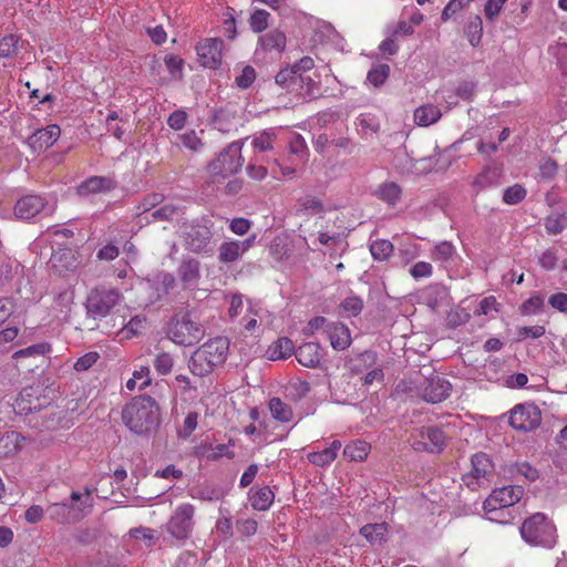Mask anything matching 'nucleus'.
<instances>
[{
	"label": "nucleus",
	"mask_w": 567,
	"mask_h": 567,
	"mask_svg": "<svg viewBox=\"0 0 567 567\" xmlns=\"http://www.w3.org/2000/svg\"><path fill=\"white\" fill-rule=\"evenodd\" d=\"M124 425L138 436H151L161 424V409L150 395L133 398L122 409Z\"/></svg>",
	"instance_id": "1"
},
{
	"label": "nucleus",
	"mask_w": 567,
	"mask_h": 567,
	"mask_svg": "<svg viewBox=\"0 0 567 567\" xmlns=\"http://www.w3.org/2000/svg\"><path fill=\"white\" fill-rule=\"evenodd\" d=\"M228 351L229 340L226 337L209 339L193 352L188 369L195 377H207L225 363Z\"/></svg>",
	"instance_id": "2"
},
{
	"label": "nucleus",
	"mask_w": 567,
	"mask_h": 567,
	"mask_svg": "<svg viewBox=\"0 0 567 567\" xmlns=\"http://www.w3.org/2000/svg\"><path fill=\"white\" fill-rule=\"evenodd\" d=\"M92 507V489L85 487L83 492L73 491L70 497L62 502L50 504L45 513L58 524H75L83 519Z\"/></svg>",
	"instance_id": "3"
},
{
	"label": "nucleus",
	"mask_w": 567,
	"mask_h": 567,
	"mask_svg": "<svg viewBox=\"0 0 567 567\" xmlns=\"http://www.w3.org/2000/svg\"><path fill=\"white\" fill-rule=\"evenodd\" d=\"M519 533L528 545L546 549L554 548L558 539L556 525L544 513H535L525 518Z\"/></svg>",
	"instance_id": "4"
},
{
	"label": "nucleus",
	"mask_w": 567,
	"mask_h": 567,
	"mask_svg": "<svg viewBox=\"0 0 567 567\" xmlns=\"http://www.w3.org/2000/svg\"><path fill=\"white\" fill-rule=\"evenodd\" d=\"M166 336L175 344L190 347L204 338L205 328L189 311L181 310L168 321Z\"/></svg>",
	"instance_id": "5"
},
{
	"label": "nucleus",
	"mask_w": 567,
	"mask_h": 567,
	"mask_svg": "<svg viewBox=\"0 0 567 567\" xmlns=\"http://www.w3.org/2000/svg\"><path fill=\"white\" fill-rule=\"evenodd\" d=\"M241 148L243 142H233L208 164L207 171L214 183H218L240 171L244 164Z\"/></svg>",
	"instance_id": "6"
},
{
	"label": "nucleus",
	"mask_w": 567,
	"mask_h": 567,
	"mask_svg": "<svg viewBox=\"0 0 567 567\" xmlns=\"http://www.w3.org/2000/svg\"><path fill=\"white\" fill-rule=\"evenodd\" d=\"M121 292L115 288L99 286L92 289L85 301L86 313L90 318H104L112 313V310L122 300Z\"/></svg>",
	"instance_id": "7"
},
{
	"label": "nucleus",
	"mask_w": 567,
	"mask_h": 567,
	"mask_svg": "<svg viewBox=\"0 0 567 567\" xmlns=\"http://www.w3.org/2000/svg\"><path fill=\"white\" fill-rule=\"evenodd\" d=\"M524 495V488L518 485H507L495 488L484 501L485 513L493 514L499 509L511 507L518 503Z\"/></svg>",
	"instance_id": "8"
},
{
	"label": "nucleus",
	"mask_w": 567,
	"mask_h": 567,
	"mask_svg": "<svg viewBox=\"0 0 567 567\" xmlns=\"http://www.w3.org/2000/svg\"><path fill=\"white\" fill-rule=\"evenodd\" d=\"M542 422V412L539 408L532 403L517 404L509 412V425L522 432H529L539 426Z\"/></svg>",
	"instance_id": "9"
},
{
	"label": "nucleus",
	"mask_w": 567,
	"mask_h": 567,
	"mask_svg": "<svg viewBox=\"0 0 567 567\" xmlns=\"http://www.w3.org/2000/svg\"><path fill=\"white\" fill-rule=\"evenodd\" d=\"M195 507L192 504H182L176 507L166 524L167 532L176 539H186L194 527Z\"/></svg>",
	"instance_id": "10"
},
{
	"label": "nucleus",
	"mask_w": 567,
	"mask_h": 567,
	"mask_svg": "<svg viewBox=\"0 0 567 567\" xmlns=\"http://www.w3.org/2000/svg\"><path fill=\"white\" fill-rule=\"evenodd\" d=\"M472 468L468 475L463 477V481L471 488H475V485H481L483 482H489L495 474V466L489 457L484 452L475 453L471 457Z\"/></svg>",
	"instance_id": "11"
},
{
	"label": "nucleus",
	"mask_w": 567,
	"mask_h": 567,
	"mask_svg": "<svg viewBox=\"0 0 567 567\" xmlns=\"http://www.w3.org/2000/svg\"><path fill=\"white\" fill-rule=\"evenodd\" d=\"M224 41L220 38H206L195 48L198 61L204 68L216 70L221 64Z\"/></svg>",
	"instance_id": "12"
},
{
	"label": "nucleus",
	"mask_w": 567,
	"mask_h": 567,
	"mask_svg": "<svg viewBox=\"0 0 567 567\" xmlns=\"http://www.w3.org/2000/svg\"><path fill=\"white\" fill-rule=\"evenodd\" d=\"M183 237L186 249L199 254L207 250L213 233L207 225L192 224L185 227Z\"/></svg>",
	"instance_id": "13"
},
{
	"label": "nucleus",
	"mask_w": 567,
	"mask_h": 567,
	"mask_svg": "<svg viewBox=\"0 0 567 567\" xmlns=\"http://www.w3.org/2000/svg\"><path fill=\"white\" fill-rule=\"evenodd\" d=\"M452 390L451 383L440 375H434L426 380L422 389V396L429 403H439L450 396Z\"/></svg>",
	"instance_id": "14"
},
{
	"label": "nucleus",
	"mask_w": 567,
	"mask_h": 567,
	"mask_svg": "<svg viewBox=\"0 0 567 567\" xmlns=\"http://www.w3.org/2000/svg\"><path fill=\"white\" fill-rule=\"evenodd\" d=\"M47 206V200L40 195H25L19 198L14 205V215L19 219L28 220L41 213Z\"/></svg>",
	"instance_id": "15"
},
{
	"label": "nucleus",
	"mask_w": 567,
	"mask_h": 567,
	"mask_svg": "<svg viewBox=\"0 0 567 567\" xmlns=\"http://www.w3.org/2000/svg\"><path fill=\"white\" fill-rule=\"evenodd\" d=\"M44 404L45 402L40 398L39 389L29 386L21 390L13 406L19 414H29L40 411Z\"/></svg>",
	"instance_id": "16"
},
{
	"label": "nucleus",
	"mask_w": 567,
	"mask_h": 567,
	"mask_svg": "<svg viewBox=\"0 0 567 567\" xmlns=\"http://www.w3.org/2000/svg\"><path fill=\"white\" fill-rule=\"evenodd\" d=\"M117 182L111 176H91L78 186L80 196L103 194L114 190Z\"/></svg>",
	"instance_id": "17"
},
{
	"label": "nucleus",
	"mask_w": 567,
	"mask_h": 567,
	"mask_svg": "<svg viewBox=\"0 0 567 567\" xmlns=\"http://www.w3.org/2000/svg\"><path fill=\"white\" fill-rule=\"evenodd\" d=\"M177 276L184 289H195L200 279V262L192 257L184 258L177 268Z\"/></svg>",
	"instance_id": "18"
},
{
	"label": "nucleus",
	"mask_w": 567,
	"mask_h": 567,
	"mask_svg": "<svg viewBox=\"0 0 567 567\" xmlns=\"http://www.w3.org/2000/svg\"><path fill=\"white\" fill-rule=\"evenodd\" d=\"M255 236H251L245 240L225 241L219 247L218 259L220 262L228 264L234 262L245 254L255 241Z\"/></svg>",
	"instance_id": "19"
},
{
	"label": "nucleus",
	"mask_w": 567,
	"mask_h": 567,
	"mask_svg": "<svg viewBox=\"0 0 567 567\" xmlns=\"http://www.w3.org/2000/svg\"><path fill=\"white\" fill-rule=\"evenodd\" d=\"M60 135L61 128L58 125H48L47 127L35 131L29 137V144L34 151H43L51 147Z\"/></svg>",
	"instance_id": "20"
},
{
	"label": "nucleus",
	"mask_w": 567,
	"mask_h": 567,
	"mask_svg": "<svg viewBox=\"0 0 567 567\" xmlns=\"http://www.w3.org/2000/svg\"><path fill=\"white\" fill-rule=\"evenodd\" d=\"M237 118V110L231 104H226L225 106H220L215 109L212 115V123L214 126L223 132H230L236 125Z\"/></svg>",
	"instance_id": "21"
},
{
	"label": "nucleus",
	"mask_w": 567,
	"mask_h": 567,
	"mask_svg": "<svg viewBox=\"0 0 567 567\" xmlns=\"http://www.w3.org/2000/svg\"><path fill=\"white\" fill-rule=\"evenodd\" d=\"M327 338L334 350H346L351 344V334L349 328L342 322L332 321L327 327Z\"/></svg>",
	"instance_id": "22"
},
{
	"label": "nucleus",
	"mask_w": 567,
	"mask_h": 567,
	"mask_svg": "<svg viewBox=\"0 0 567 567\" xmlns=\"http://www.w3.org/2000/svg\"><path fill=\"white\" fill-rule=\"evenodd\" d=\"M295 355L303 367L316 368L321 360L320 346L317 342H306L295 350Z\"/></svg>",
	"instance_id": "23"
},
{
	"label": "nucleus",
	"mask_w": 567,
	"mask_h": 567,
	"mask_svg": "<svg viewBox=\"0 0 567 567\" xmlns=\"http://www.w3.org/2000/svg\"><path fill=\"white\" fill-rule=\"evenodd\" d=\"M359 534L372 546H381L388 540L389 526L386 523L365 524Z\"/></svg>",
	"instance_id": "24"
},
{
	"label": "nucleus",
	"mask_w": 567,
	"mask_h": 567,
	"mask_svg": "<svg viewBox=\"0 0 567 567\" xmlns=\"http://www.w3.org/2000/svg\"><path fill=\"white\" fill-rule=\"evenodd\" d=\"M420 436L421 439L429 441V452L431 453H440L446 445V435L441 427H422L420 431Z\"/></svg>",
	"instance_id": "25"
},
{
	"label": "nucleus",
	"mask_w": 567,
	"mask_h": 567,
	"mask_svg": "<svg viewBox=\"0 0 567 567\" xmlns=\"http://www.w3.org/2000/svg\"><path fill=\"white\" fill-rule=\"evenodd\" d=\"M258 42L265 51H277L278 53H281L286 49L287 40L286 34L282 31L274 29L259 37Z\"/></svg>",
	"instance_id": "26"
},
{
	"label": "nucleus",
	"mask_w": 567,
	"mask_h": 567,
	"mask_svg": "<svg viewBox=\"0 0 567 567\" xmlns=\"http://www.w3.org/2000/svg\"><path fill=\"white\" fill-rule=\"evenodd\" d=\"M51 262L55 268L66 271L74 270L80 264L75 252L70 248H61L54 251L51 256Z\"/></svg>",
	"instance_id": "27"
},
{
	"label": "nucleus",
	"mask_w": 567,
	"mask_h": 567,
	"mask_svg": "<svg viewBox=\"0 0 567 567\" xmlns=\"http://www.w3.org/2000/svg\"><path fill=\"white\" fill-rule=\"evenodd\" d=\"M295 353V346L289 338H279L267 350L268 358L272 361L282 360Z\"/></svg>",
	"instance_id": "28"
},
{
	"label": "nucleus",
	"mask_w": 567,
	"mask_h": 567,
	"mask_svg": "<svg viewBox=\"0 0 567 567\" xmlns=\"http://www.w3.org/2000/svg\"><path fill=\"white\" fill-rule=\"evenodd\" d=\"M440 117L441 111L432 104L419 106L414 111V121L420 126L434 124Z\"/></svg>",
	"instance_id": "29"
},
{
	"label": "nucleus",
	"mask_w": 567,
	"mask_h": 567,
	"mask_svg": "<svg viewBox=\"0 0 567 567\" xmlns=\"http://www.w3.org/2000/svg\"><path fill=\"white\" fill-rule=\"evenodd\" d=\"M297 87L295 94L303 99L313 100L319 96V82L313 80L310 75H299Z\"/></svg>",
	"instance_id": "30"
},
{
	"label": "nucleus",
	"mask_w": 567,
	"mask_h": 567,
	"mask_svg": "<svg viewBox=\"0 0 567 567\" xmlns=\"http://www.w3.org/2000/svg\"><path fill=\"white\" fill-rule=\"evenodd\" d=\"M370 451V445L361 440L352 441L343 449V456L349 461L362 462Z\"/></svg>",
	"instance_id": "31"
},
{
	"label": "nucleus",
	"mask_w": 567,
	"mask_h": 567,
	"mask_svg": "<svg viewBox=\"0 0 567 567\" xmlns=\"http://www.w3.org/2000/svg\"><path fill=\"white\" fill-rule=\"evenodd\" d=\"M275 494L269 486H262L250 495V503L256 511H267L274 503Z\"/></svg>",
	"instance_id": "32"
},
{
	"label": "nucleus",
	"mask_w": 567,
	"mask_h": 567,
	"mask_svg": "<svg viewBox=\"0 0 567 567\" xmlns=\"http://www.w3.org/2000/svg\"><path fill=\"white\" fill-rule=\"evenodd\" d=\"M299 75L290 65L282 68L275 76V82L280 87L287 90L290 93H295L298 89Z\"/></svg>",
	"instance_id": "33"
},
{
	"label": "nucleus",
	"mask_w": 567,
	"mask_h": 567,
	"mask_svg": "<svg viewBox=\"0 0 567 567\" xmlns=\"http://www.w3.org/2000/svg\"><path fill=\"white\" fill-rule=\"evenodd\" d=\"M24 41L17 34H8L0 39V58L8 59L17 55Z\"/></svg>",
	"instance_id": "34"
},
{
	"label": "nucleus",
	"mask_w": 567,
	"mask_h": 567,
	"mask_svg": "<svg viewBox=\"0 0 567 567\" xmlns=\"http://www.w3.org/2000/svg\"><path fill=\"white\" fill-rule=\"evenodd\" d=\"M269 410L271 413V416L281 422V423H288L292 420L293 412L289 404L285 403L279 398H272L269 401Z\"/></svg>",
	"instance_id": "35"
},
{
	"label": "nucleus",
	"mask_w": 567,
	"mask_h": 567,
	"mask_svg": "<svg viewBox=\"0 0 567 567\" xmlns=\"http://www.w3.org/2000/svg\"><path fill=\"white\" fill-rule=\"evenodd\" d=\"M20 434L17 432H7L0 437V457H8L16 454L19 450Z\"/></svg>",
	"instance_id": "36"
},
{
	"label": "nucleus",
	"mask_w": 567,
	"mask_h": 567,
	"mask_svg": "<svg viewBox=\"0 0 567 567\" xmlns=\"http://www.w3.org/2000/svg\"><path fill=\"white\" fill-rule=\"evenodd\" d=\"M378 197L394 206L401 197V188L395 183H384L377 190Z\"/></svg>",
	"instance_id": "37"
},
{
	"label": "nucleus",
	"mask_w": 567,
	"mask_h": 567,
	"mask_svg": "<svg viewBox=\"0 0 567 567\" xmlns=\"http://www.w3.org/2000/svg\"><path fill=\"white\" fill-rule=\"evenodd\" d=\"M297 206L298 212L310 213L312 215L321 214L324 210L321 199L312 195H306L299 198Z\"/></svg>",
	"instance_id": "38"
},
{
	"label": "nucleus",
	"mask_w": 567,
	"mask_h": 567,
	"mask_svg": "<svg viewBox=\"0 0 567 567\" xmlns=\"http://www.w3.org/2000/svg\"><path fill=\"white\" fill-rule=\"evenodd\" d=\"M370 251L375 260L383 261L391 256L393 251V245L390 240L378 239L371 243Z\"/></svg>",
	"instance_id": "39"
},
{
	"label": "nucleus",
	"mask_w": 567,
	"mask_h": 567,
	"mask_svg": "<svg viewBox=\"0 0 567 567\" xmlns=\"http://www.w3.org/2000/svg\"><path fill=\"white\" fill-rule=\"evenodd\" d=\"M483 34V22L482 19L476 16L473 19H471L466 25V35L468 39V42L473 47H477L481 42Z\"/></svg>",
	"instance_id": "40"
},
{
	"label": "nucleus",
	"mask_w": 567,
	"mask_h": 567,
	"mask_svg": "<svg viewBox=\"0 0 567 567\" xmlns=\"http://www.w3.org/2000/svg\"><path fill=\"white\" fill-rule=\"evenodd\" d=\"M270 14L264 9L255 10L249 19V25L255 33H260L268 28Z\"/></svg>",
	"instance_id": "41"
},
{
	"label": "nucleus",
	"mask_w": 567,
	"mask_h": 567,
	"mask_svg": "<svg viewBox=\"0 0 567 567\" xmlns=\"http://www.w3.org/2000/svg\"><path fill=\"white\" fill-rule=\"evenodd\" d=\"M157 282L159 287L157 288V299H162L165 296H168L172 290L175 289L177 282L173 274L171 272H162L157 276Z\"/></svg>",
	"instance_id": "42"
},
{
	"label": "nucleus",
	"mask_w": 567,
	"mask_h": 567,
	"mask_svg": "<svg viewBox=\"0 0 567 567\" xmlns=\"http://www.w3.org/2000/svg\"><path fill=\"white\" fill-rule=\"evenodd\" d=\"M219 518L216 523V530L224 538H229L233 536V523L230 512L226 508H219Z\"/></svg>",
	"instance_id": "43"
},
{
	"label": "nucleus",
	"mask_w": 567,
	"mask_h": 567,
	"mask_svg": "<svg viewBox=\"0 0 567 567\" xmlns=\"http://www.w3.org/2000/svg\"><path fill=\"white\" fill-rule=\"evenodd\" d=\"M339 308L347 317H355L362 311L363 301L357 296H351L346 298Z\"/></svg>",
	"instance_id": "44"
},
{
	"label": "nucleus",
	"mask_w": 567,
	"mask_h": 567,
	"mask_svg": "<svg viewBox=\"0 0 567 567\" xmlns=\"http://www.w3.org/2000/svg\"><path fill=\"white\" fill-rule=\"evenodd\" d=\"M390 74V66L388 64H379L372 68L367 75V80L374 86H381Z\"/></svg>",
	"instance_id": "45"
},
{
	"label": "nucleus",
	"mask_w": 567,
	"mask_h": 567,
	"mask_svg": "<svg viewBox=\"0 0 567 567\" xmlns=\"http://www.w3.org/2000/svg\"><path fill=\"white\" fill-rule=\"evenodd\" d=\"M526 189L522 185L515 184L504 190L503 202L507 205H516L520 203L526 197Z\"/></svg>",
	"instance_id": "46"
},
{
	"label": "nucleus",
	"mask_w": 567,
	"mask_h": 567,
	"mask_svg": "<svg viewBox=\"0 0 567 567\" xmlns=\"http://www.w3.org/2000/svg\"><path fill=\"white\" fill-rule=\"evenodd\" d=\"M455 248L450 241L437 244L432 252V258L437 261L446 262L453 259Z\"/></svg>",
	"instance_id": "47"
},
{
	"label": "nucleus",
	"mask_w": 567,
	"mask_h": 567,
	"mask_svg": "<svg viewBox=\"0 0 567 567\" xmlns=\"http://www.w3.org/2000/svg\"><path fill=\"white\" fill-rule=\"evenodd\" d=\"M567 225V218L564 215H550L545 218V228L550 235L560 234Z\"/></svg>",
	"instance_id": "48"
},
{
	"label": "nucleus",
	"mask_w": 567,
	"mask_h": 567,
	"mask_svg": "<svg viewBox=\"0 0 567 567\" xmlns=\"http://www.w3.org/2000/svg\"><path fill=\"white\" fill-rule=\"evenodd\" d=\"M256 80V71L251 65H246L241 69L240 73L235 78V84L246 90L251 86Z\"/></svg>",
	"instance_id": "49"
},
{
	"label": "nucleus",
	"mask_w": 567,
	"mask_h": 567,
	"mask_svg": "<svg viewBox=\"0 0 567 567\" xmlns=\"http://www.w3.org/2000/svg\"><path fill=\"white\" fill-rule=\"evenodd\" d=\"M51 346L48 343H37L33 346H30L25 349L19 350L13 354V358H27V357H33V355H44L45 353L50 352Z\"/></svg>",
	"instance_id": "50"
},
{
	"label": "nucleus",
	"mask_w": 567,
	"mask_h": 567,
	"mask_svg": "<svg viewBox=\"0 0 567 567\" xmlns=\"http://www.w3.org/2000/svg\"><path fill=\"white\" fill-rule=\"evenodd\" d=\"M275 133L265 131L252 140V145L259 152L274 150Z\"/></svg>",
	"instance_id": "51"
},
{
	"label": "nucleus",
	"mask_w": 567,
	"mask_h": 567,
	"mask_svg": "<svg viewBox=\"0 0 567 567\" xmlns=\"http://www.w3.org/2000/svg\"><path fill=\"white\" fill-rule=\"evenodd\" d=\"M173 365V357L167 352L159 353L154 359V368L162 375L169 373L172 371Z\"/></svg>",
	"instance_id": "52"
},
{
	"label": "nucleus",
	"mask_w": 567,
	"mask_h": 567,
	"mask_svg": "<svg viewBox=\"0 0 567 567\" xmlns=\"http://www.w3.org/2000/svg\"><path fill=\"white\" fill-rule=\"evenodd\" d=\"M179 143L185 147L193 152H197L202 148L203 142L197 136L195 131H189L184 134L178 135Z\"/></svg>",
	"instance_id": "53"
},
{
	"label": "nucleus",
	"mask_w": 567,
	"mask_h": 567,
	"mask_svg": "<svg viewBox=\"0 0 567 567\" xmlns=\"http://www.w3.org/2000/svg\"><path fill=\"white\" fill-rule=\"evenodd\" d=\"M100 354L95 351L87 352L80 357L73 364V369L78 372L87 371L99 360Z\"/></svg>",
	"instance_id": "54"
},
{
	"label": "nucleus",
	"mask_w": 567,
	"mask_h": 567,
	"mask_svg": "<svg viewBox=\"0 0 567 567\" xmlns=\"http://www.w3.org/2000/svg\"><path fill=\"white\" fill-rule=\"evenodd\" d=\"M308 460L316 466H327L331 464L336 458L333 457L332 451L323 449L320 452H312L308 454Z\"/></svg>",
	"instance_id": "55"
},
{
	"label": "nucleus",
	"mask_w": 567,
	"mask_h": 567,
	"mask_svg": "<svg viewBox=\"0 0 567 567\" xmlns=\"http://www.w3.org/2000/svg\"><path fill=\"white\" fill-rule=\"evenodd\" d=\"M476 92V83L473 81H463L461 82L455 91L454 95L464 101H472Z\"/></svg>",
	"instance_id": "56"
},
{
	"label": "nucleus",
	"mask_w": 567,
	"mask_h": 567,
	"mask_svg": "<svg viewBox=\"0 0 567 567\" xmlns=\"http://www.w3.org/2000/svg\"><path fill=\"white\" fill-rule=\"evenodd\" d=\"M178 206L168 203L161 206L158 209L152 212V217L155 220H172L173 217L178 213Z\"/></svg>",
	"instance_id": "57"
},
{
	"label": "nucleus",
	"mask_w": 567,
	"mask_h": 567,
	"mask_svg": "<svg viewBox=\"0 0 567 567\" xmlns=\"http://www.w3.org/2000/svg\"><path fill=\"white\" fill-rule=\"evenodd\" d=\"M544 306V298L542 296H532L525 300L520 306L523 315H534L542 310Z\"/></svg>",
	"instance_id": "58"
},
{
	"label": "nucleus",
	"mask_w": 567,
	"mask_h": 567,
	"mask_svg": "<svg viewBox=\"0 0 567 567\" xmlns=\"http://www.w3.org/2000/svg\"><path fill=\"white\" fill-rule=\"evenodd\" d=\"M497 177V173L495 169L485 168L478 176L475 178L473 185L478 189L486 188L492 186L495 183Z\"/></svg>",
	"instance_id": "59"
},
{
	"label": "nucleus",
	"mask_w": 567,
	"mask_h": 567,
	"mask_svg": "<svg viewBox=\"0 0 567 567\" xmlns=\"http://www.w3.org/2000/svg\"><path fill=\"white\" fill-rule=\"evenodd\" d=\"M164 200V195L161 193H152L146 195L142 202L140 203L137 209L141 210V213H146L152 209H154L156 206L162 204Z\"/></svg>",
	"instance_id": "60"
},
{
	"label": "nucleus",
	"mask_w": 567,
	"mask_h": 567,
	"mask_svg": "<svg viewBox=\"0 0 567 567\" xmlns=\"http://www.w3.org/2000/svg\"><path fill=\"white\" fill-rule=\"evenodd\" d=\"M473 0H451L442 11L441 19L446 22L453 14L471 4Z\"/></svg>",
	"instance_id": "61"
},
{
	"label": "nucleus",
	"mask_w": 567,
	"mask_h": 567,
	"mask_svg": "<svg viewBox=\"0 0 567 567\" xmlns=\"http://www.w3.org/2000/svg\"><path fill=\"white\" fill-rule=\"evenodd\" d=\"M164 63L172 75L182 78V71L184 66V60L174 54H167L164 58Z\"/></svg>",
	"instance_id": "62"
},
{
	"label": "nucleus",
	"mask_w": 567,
	"mask_h": 567,
	"mask_svg": "<svg viewBox=\"0 0 567 567\" xmlns=\"http://www.w3.org/2000/svg\"><path fill=\"white\" fill-rule=\"evenodd\" d=\"M410 275L415 279L427 278L433 272V267L430 262L419 261L410 268Z\"/></svg>",
	"instance_id": "63"
},
{
	"label": "nucleus",
	"mask_w": 567,
	"mask_h": 567,
	"mask_svg": "<svg viewBox=\"0 0 567 567\" xmlns=\"http://www.w3.org/2000/svg\"><path fill=\"white\" fill-rule=\"evenodd\" d=\"M289 391L292 399L299 401L310 392V384L307 381L298 380L290 383Z\"/></svg>",
	"instance_id": "64"
}]
</instances>
